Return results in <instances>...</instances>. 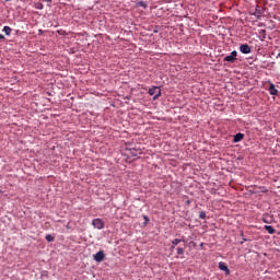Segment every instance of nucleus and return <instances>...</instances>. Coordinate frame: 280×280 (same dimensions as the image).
<instances>
[{"label":"nucleus","mask_w":280,"mask_h":280,"mask_svg":"<svg viewBox=\"0 0 280 280\" xmlns=\"http://www.w3.org/2000/svg\"><path fill=\"white\" fill-rule=\"evenodd\" d=\"M5 38V36H3V34H0V40H3Z\"/></svg>","instance_id":"a211bd4d"},{"label":"nucleus","mask_w":280,"mask_h":280,"mask_svg":"<svg viewBox=\"0 0 280 280\" xmlns=\"http://www.w3.org/2000/svg\"><path fill=\"white\" fill-rule=\"evenodd\" d=\"M149 95H154L153 100H159L161 96V88L153 86V88L149 89Z\"/></svg>","instance_id":"f257e3e1"},{"label":"nucleus","mask_w":280,"mask_h":280,"mask_svg":"<svg viewBox=\"0 0 280 280\" xmlns=\"http://www.w3.org/2000/svg\"><path fill=\"white\" fill-rule=\"evenodd\" d=\"M92 225L94 226V229L102 230L104 229V221L102 219H94L92 221Z\"/></svg>","instance_id":"7ed1b4c3"},{"label":"nucleus","mask_w":280,"mask_h":280,"mask_svg":"<svg viewBox=\"0 0 280 280\" xmlns=\"http://www.w3.org/2000/svg\"><path fill=\"white\" fill-rule=\"evenodd\" d=\"M5 1H10V0H5Z\"/></svg>","instance_id":"4be33fe9"},{"label":"nucleus","mask_w":280,"mask_h":280,"mask_svg":"<svg viewBox=\"0 0 280 280\" xmlns=\"http://www.w3.org/2000/svg\"><path fill=\"white\" fill-rule=\"evenodd\" d=\"M237 60V50H233L230 55L225 56L223 62H235Z\"/></svg>","instance_id":"f03ea898"},{"label":"nucleus","mask_w":280,"mask_h":280,"mask_svg":"<svg viewBox=\"0 0 280 280\" xmlns=\"http://www.w3.org/2000/svg\"><path fill=\"white\" fill-rule=\"evenodd\" d=\"M177 255H185V248L178 247L177 248Z\"/></svg>","instance_id":"4468645a"},{"label":"nucleus","mask_w":280,"mask_h":280,"mask_svg":"<svg viewBox=\"0 0 280 280\" xmlns=\"http://www.w3.org/2000/svg\"><path fill=\"white\" fill-rule=\"evenodd\" d=\"M269 93L270 95H279V90L273 85V83L269 84Z\"/></svg>","instance_id":"0eeeda50"},{"label":"nucleus","mask_w":280,"mask_h":280,"mask_svg":"<svg viewBox=\"0 0 280 280\" xmlns=\"http://www.w3.org/2000/svg\"><path fill=\"white\" fill-rule=\"evenodd\" d=\"M199 218H200V220H206L207 219V213L205 211H201L199 213Z\"/></svg>","instance_id":"ddd939ff"},{"label":"nucleus","mask_w":280,"mask_h":280,"mask_svg":"<svg viewBox=\"0 0 280 280\" xmlns=\"http://www.w3.org/2000/svg\"><path fill=\"white\" fill-rule=\"evenodd\" d=\"M145 222H150V219L148 217H144Z\"/></svg>","instance_id":"6ab92c4d"},{"label":"nucleus","mask_w":280,"mask_h":280,"mask_svg":"<svg viewBox=\"0 0 280 280\" xmlns=\"http://www.w3.org/2000/svg\"><path fill=\"white\" fill-rule=\"evenodd\" d=\"M219 269L225 272V275H231V270H229V266L224 262H219Z\"/></svg>","instance_id":"423d86ee"},{"label":"nucleus","mask_w":280,"mask_h":280,"mask_svg":"<svg viewBox=\"0 0 280 280\" xmlns=\"http://www.w3.org/2000/svg\"><path fill=\"white\" fill-rule=\"evenodd\" d=\"M243 139H244V133H236L234 136L233 141H234V143H240V141H242Z\"/></svg>","instance_id":"1a4fd4ad"},{"label":"nucleus","mask_w":280,"mask_h":280,"mask_svg":"<svg viewBox=\"0 0 280 280\" xmlns=\"http://www.w3.org/2000/svg\"><path fill=\"white\" fill-rule=\"evenodd\" d=\"M106 254H104V250H100L98 253H96L95 255H93V259L94 261H97L98 264L105 259Z\"/></svg>","instance_id":"20e7f679"},{"label":"nucleus","mask_w":280,"mask_h":280,"mask_svg":"<svg viewBox=\"0 0 280 280\" xmlns=\"http://www.w3.org/2000/svg\"><path fill=\"white\" fill-rule=\"evenodd\" d=\"M36 8L37 10H43V4H38Z\"/></svg>","instance_id":"f3484780"},{"label":"nucleus","mask_w":280,"mask_h":280,"mask_svg":"<svg viewBox=\"0 0 280 280\" xmlns=\"http://www.w3.org/2000/svg\"><path fill=\"white\" fill-rule=\"evenodd\" d=\"M243 242H246V238H243Z\"/></svg>","instance_id":"412c9836"},{"label":"nucleus","mask_w":280,"mask_h":280,"mask_svg":"<svg viewBox=\"0 0 280 280\" xmlns=\"http://www.w3.org/2000/svg\"><path fill=\"white\" fill-rule=\"evenodd\" d=\"M137 7L138 8H143V10H145V8H148V3L145 1H138Z\"/></svg>","instance_id":"f8f14e48"},{"label":"nucleus","mask_w":280,"mask_h":280,"mask_svg":"<svg viewBox=\"0 0 280 280\" xmlns=\"http://www.w3.org/2000/svg\"><path fill=\"white\" fill-rule=\"evenodd\" d=\"M240 51L241 54H250L252 49L250 46H248V44H243L240 46Z\"/></svg>","instance_id":"39448f33"},{"label":"nucleus","mask_w":280,"mask_h":280,"mask_svg":"<svg viewBox=\"0 0 280 280\" xmlns=\"http://www.w3.org/2000/svg\"><path fill=\"white\" fill-rule=\"evenodd\" d=\"M262 222H265V224H268L270 221H268V218L265 217V218L262 219Z\"/></svg>","instance_id":"dca6fc26"},{"label":"nucleus","mask_w":280,"mask_h":280,"mask_svg":"<svg viewBox=\"0 0 280 280\" xmlns=\"http://www.w3.org/2000/svg\"><path fill=\"white\" fill-rule=\"evenodd\" d=\"M180 242H185V240L183 238H175L172 241V246H171V250H174L176 248V246H178V244H180Z\"/></svg>","instance_id":"6e6552de"},{"label":"nucleus","mask_w":280,"mask_h":280,"mask_svg":"<svg viewBox=\"0 0 280 280\" xmlns=\"http://www.w3.org/2000/svg\"><path fill=\"white\" fill-rule=\"evenodd\" d=\"M46 241L54 242V236L51 234L46 235Z\"/></svg>","instance_id":"2eb2a0df"},{"label":"nucleus","mask_w":280,"mask_h":280,"mask_svg":"<svg viewBox=\"0 0 280 280\" xmlns=\"http://www.w3.org/2000/svg\"><path fill=\"white\" fill-rule=\"evenodd\" d=\"M278 56L280 57V54Z\"/></svg>","instance_id":"5701e85b"},{"label":"nucleus","mask_w":280,"mask_h":280,"mask_svg":"<svg viewBox=\"0 0 280 280\" xmlns=\"http://www.w3.org/2000/svg\"><path fill=\"white\" fill-rule=\"evenodd\" d=\"M2 32H4L7 36H10L12 34V28L10 26H4Z\"/></svg>","instance_id":"9b49d317"},{"label":"nucleus","mask_w":280,"mask_h":280,"mask_svg":"<svg viewBox=\"0 0 280 280\" xmlns=\"http://www.w3.org/2000/svg\"><path fill=\"white\" fill-rule=\"evenodd\" d=\"M265 231L269 233V235H275V228L272 225H265Z\"/></svg>","instance_id":"9d476101"},{"label":"nucleus","mask_w":280,"mask_h":280,"mask_svg":"<svg viewBox=\"0 0 280 280\" xmlns=\"http://www.w3.org/2000/svg\"><path fill=\"white\" fill-rule=\"evenodd\" d=\"M44 1H46V3H51V0H44Z\"/></svg>","instance_id":"aec40b11"}]
</instances>
